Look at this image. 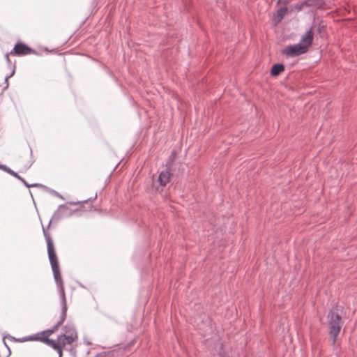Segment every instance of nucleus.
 Here are the masks:
<instances>
[{
    "instance_id": "16",
    "label": "nucleus",
    "mask_w": 357,
    "mask_h": 357,
    "mask_svg": "<svg viewBox=\"0 0 357 357\" xmlns=\"http://www.w3.org/2000/svg\"><path fill=\"white\" fill-rule=\"evenodd\" d=\"M18 180H20L26 187L27 188H31V187H43V185H41V184H39V183H33V184H29L26 183V181L22 178L20 176V178H19Z\"/></svg>"
},
{
    "instance_id": "4",
    "label": "nucleus",
    "mask_w": 357,
    "mask_h": 357,
    "mask_svg": "<svg viewBox=\"0 0 357 357\" xmlns=\"http://www.w3.org/2000/svg\"><path fill=\"white\" fill-rule=\"evenodd\" d=\"M307 52V51L305 47H303L301 44L297 43L287 46L282 50V54L286 55L287 57H294L303 54Z\"/></svg>"
},
{
    "instance_id": "20",
    "label": "nucleus",
    "mask_w": 357,
    "mask_h": 357,
    "mask_svg": "<svg viewBox=\"0 0 357 357\" xmlns=\"http://www.w3.org/2000/svg\"><path fill=\"white\" fill-rule=\"evenodd\" d=\"M290 1L291 0H278L277 4L282 3L284 6H287L290 2Z\"/></svg>"
},
{
    "instance_id": "8",
    "label": "nucleus",
    "mask_w": 357,
    "mask_h": 357,
    "mask_svg": "<svg viewBox=\"0 0 357 357\" xmlns=\"http://www.w3.org/2000/svg\"><path fill=\"white\" fill-rule=\"evenodd\" d=\"M43 340L44 341L45 344L51 347L54 350H55L58 353L59 357H62L63 348V346H61L59 343H57L55 340L50 339L48 337H45V339H43Z\"/></svg>"
},
{
    "instance_id": "26",
    "label": "nucleus",
    "mask_w": 357,
    "mask_h": 357,
    "mask_svg": "<svg viewBox=\"0 0 357 357\" xmlns=\"http://www.w3.org/2000/svg\"><path fill=\"white\" fill-rule=\"evenodd\" d=\"M6 59L7 61L9 63L10 62V59H9V54H6Z\"/></svg>"
},
{
    "instance_id": "5",
    "label": "nucleus",
    "mask_w": 357,
    "mask_h": 357,
    "mask_svg": "<svg viewBox=\"0 0 357 357\" xmlns=\"http://www.w3.org/2000/svg\"><path fill=\"white\" fill-rule=\"evenodd\" d=\"M33 51L26 44L22 43H17L15 44L14 48L10 54H15L18 56L30 54Z\"/></svg>"
},
{
    "instance_id": "11",
    "label": "nucleus",
    "mask_w": 357,
    "mask_h": 357,
    "mask_svg": "<svg viewBox=\"0 0 357 357\" xmlns=\"http://www.w3.org/2000/svg\"><path fill=\"white\" fill-rule=\"evenodd\" d=\"M170 172L169 169L162 171L158 176V181L162 186L166 185L170 178Z\"/></svg>"
},
{
    "instance_id": "14",
    "label": "nucleus",
    "mask_w": 357,
    "mask_h": 357,
    "mask_svg": "<svg viewBox=\"0 0 357 357\" xmlns=\"http://www.w3.org/2000/svg\"><path fill=\"white\" fill-rule=\"evenodd\" d=\"M310 0H307V1H304L303 2H300V3H296L295 6H294V8L296 10L298 11H300L303 9V8L304 6H310L312 5L311 3H310Z\"/></svg>"
},
{
    "instance_id": "6",
    "label": "nucleus",
    "mask_w": 357,
    "mask_h": 357,
    "mask_svg": "<svg viewBox=\"0 0 357 357\" xmlns=\"http://www.w3.org/2000/svg\"><path fill=\"white\" fill-rule=\"evenodd\" d=\"M66 314L61 312L59 320L50 329L43 331L41 332V335H44L45 337H48L53 333H54L59 328V327L64 322L66 319Z\"/></svg>"
},
{
    "instance_id": "15",
    "label": "nucleus",
    "mask_w": 357,
    "mask_h": 357,
    "mask_svg": "<svg viewBox=\"0 0 357 357\" xmlns=\"http://www.w3.org/2000/svg\"><path fill=\"white\" fill-rule=\"evenodd\" d=\"M43 339H45V336L44 337H40L39 334H34V335L28 336L29 341L39 340V341H40L42 342H44V341L43 340Z\"/></svg>"
},
{
    "instance_id": "19",
    "label": "nucleus",
    "mask_w": 357,
    "mask_h": 357,
    "mask_svg": "<svg viewBox=\"0 0 357 357\" xmlns=\"http://www.w3.org/2000/svg\"><path fill=\"white\" fill-rule=\"evenodd\" d=\"M109 354H110V352L103 351V352L97 354L94 357H107V356H109Z\"/></svg>"
},
{
    "instance_id": "30",
    "label": "nucleus",
    "mask_w": 357,
    "mask_h": 357,
    "mask_svg": "<svg viewBox=\"0 0 357 357\" xmlns=\"http://www.w3.org/2000/svg\"><path fill=\"white\" fill-rule=\"evenodd\" d=\"M3 342H4V344L8 347V345L6 344V342H5V341L3 340Z\"/></svg>"
},
{
    "instance_id": "18",
    "label": "nucleus",
    "mask_w": 357,
    "mask_h": 357,
    "mask_svg": "<svg viewBox=\"0 0 357 357\" xmlns=\"http://www.w3.org/2000/svg\"><path fill=\"white\" fill-rule=\"evenodd\" d=\"M8 337L14 340L15 342H26V341H29L28 340V336L26 337H24L22 338H15L14 337H12L10 335H8Z\"/></svg>"
},
{
    "instance_id": "3",
    "label": "nucleus",
    "mask_w": 357,
    "mask_h": 357,
    "mask_svg": "<svg viewBox=\"0 0 357 357\" xmlns=\"http://www.w3.org/2000/svg\"><path fill=\"white\" fill-rule=\"evenodd\" d=\"M74 213V211L65 204L59 206L58 209L54 213L52 219L50 220L47 228L50 227L52 220H59L61 218H69Z\"/></svg>"
},
{
    "instance_id": "17",
    "label": "nucleus",
    "mask_w": 357,
    "mask_h": 357,
    "mask_svg": "<svg viewBox=\"0 0 357 357\" xmlns=\"http://www.w3.org/2000/svg\"><path fill=\"white\" fill-rule=\"evenodd\" d=\"M3 171L8 173L9 174L13 176L16 178L19 179L20 178V176L17 174V173L15 172L13 170H12L10 168L6 166V167L3 168Z\"/></svg>"
},
{
    "instance_id": "27",
    "label": "nucleus",
    "mask_w": 357,
    "mask_h": 357,
    "mask_svg": "<svg viewBox=\"0 0 357 357\" xmlns=\"http://www.w3.org/2000/svg\"><path fill=\"white\" fill-rule=\"evenodd\" d=\"M6 165H1V164H0V169L3 170V168H4V167H6Z\"/></svg>"
},
{
    "instance_id": "23",
    "label": "nucleus",
    "mask_w": 357,
    "mask_h": 357,
    "mask_svg": "<svg viewBox=\"0 0 357 357\" xmlns=\"http://www.w3.org/2000/svg\"><path fill=\"white\" fill-rule=\"evenodd\" d=\"M87 202L86 200H84V201H83L82 202ZM80 202H70V204L71 205H75V204H79V203H80Z\"/></svg>"
},
{
    "instance_id": "10",
    "label": "nucleus",
    "mask_w": 357,
    "mask_h": 357,
    "mask_svg": "<svg viewBox=\"0 0 357 357\" xmlns=\"http://www.w3.org/2000/svg\"><path fill=\"white\" fill-rule=\"evenodd\" d=\"M77 340V337H74L68 335H59L56 342L65 347L68 344H72Z\"/></svg>"
},
{
    "instance_id": "9",
    "label": "nucleus",
    "mask_w": 357,
    "mask_h": 357,
    "mask_svg": "<svg viewBox=\"0 0 357 357\" xmlns=\"http://www.w3.org/2000/svg\"><path fill=\"white\" fill-rule=\"evenodd\" d=\"M63 333L60 335H68L70 336L77 337L78 335L75 325L71 322H68L63 328Z\"/></svg>"
},
{
    "instance_id": "12",
    "label": "nucleus",
    "mask_w": 357,
    "mask_h": 357,
    "mask_svg": "<svg viewBox=\"0 0 357 357\" xmlns=\"http://www.w3.org/2000/svg\"><path fill=\"white\" fill-rule=\"evenodd\" d=\"M288 11V8L286 6L281 7L276 12V14L274 16V19L277 22H280L284 17V16L287 14Z\"/></svg>"
},
{
    "instance_id": "13",
    "label": "nucleus",
    "mask_w": 357,
    "mask_h": 357,
    "mask_svg": "<svg viewBox=\"0 0 357 357\" xmlns=\"http://www.w3.org/2000/svg\"><path fill=\"white\" fill-rule=\"evenodd\" d=\"M284 70V66L282 63H275L272 66L271 74L273 76H278Z\"/></svg>"
},
{
    "instance_id": "24",
    "label": "nucleus",
    "mask_w": 357,
    "mask_h": 357,
    "mask_svg": "<svg viewBox=\"0 0 357 357\" xmlns=\"http://www.w3.org/2000/svg\"><path fill=\"white\" fill-rule=\"evenodd\" d=\"M174 152L173 151L169 159L172 161L174 160Z\"/></svg>"
},
{
    "instance_id": "22",
    "label": "nucleus",
    "mask_w": 357,
    "mask_h": 357,
    "mask_svg": "<svg viewBox=\"0 0 357 357\" xmlns=\"http://www.w3.org/2000/svg\"><path fill=\"white\" fill-rule=\"evenodd\" d=\"M69 351V352L74 356V357H76V350L75 348L73 347H71L70 349H68Z\"/></svg>"
},
{
    "instance_id": "29",
    "label": "nucleus",
    "mask_w": 357,
    "mask_h": 357,
    "mask_svg": "<svg viewBox=\"0 0 357 357\" xmlns=\"http://www.w3.org/2000/svg\"><path fill=\"white\" fill-rule=\"evenodd\" d=\"M30 154H32V149L30 148Z\"/></svg>"
},
{
    "instance_id": "1",
    "label": "nucleus",
    "mask_w": 357,
    "mask_h": 357,
    "mask_svg": "<svg viewBox=\"0 0 357 357\" xmlns=\"http://www.w3.org/2000/svg\"><path fill=\"white\" fill-rule=\"evenodd\" d=\"M43 231L47 242V255L52 269L54 278L58 287L59 293L61 297V312L63 314H67V304L63 280L60 276L59 263L57 256L55 252L53 241L52 238L47 233L46 229L43 227Z\"/></svg>"
},
{
    "instance_id": "21",
    "label": "nucleus",
    "mask_w": 357,
    "mask_h": 357,
    "mask_svg": "<svg viewBox=\"0 0 357 357\" xmlns=\"http://www.w3.org/2000/svg\"><path fill=\"white\" fill-rule=\"evenodd\" d=\"M13 74H14V70H13V72L11 73V74H10V75L6 76V77H5V82L6 83V88H8V79L10 77H12V76L13 75Z\"/></svg>"
},
{
    "instance_id": "25",
    "label": "nucleus",
    "mask_w": 357,
    "mask_h": 357,
    "mask_svg": "<svg viewBox=\"0 0 357 357\" xmlns=\"http://www.w3.org/2000/svg\"><path fill=\"white\" fill-rule=\"evenodd\" d=\"M54 193H55V195H56L57 197H60V198L63 199V196H62V195H59V194L58 192H54Z\"/></svg>"
},
{
    "instance_id": "2",
    "label": "nucleus",
    "mask_w": 357,
    "mask_h": 357,
    "mask_svg": "<svg viewBox=\"0 0 357 357\" xmlns=\"http://www.w3.org/2000/svg\"><path fill=\"white\" fill-rule=\"evenodd\" d=\"M340 311H342L340 307L337 305H335L327 314L328 334L333 345H335L336 343L339 333L344 324V320Z\"/></svg>"
},
{
    "instance_id": "28",
    "label": "nucleus",
    "mask_w": 357,
    "mask_h": 357,
    "mask_svg": "<svg viewBox=\"0 0 357 357\" xmlns=\"http://www.w3.org/2000/svg\"><path fill=\"white\" fill-rule=\"evenodd\" d=\"M85 343L87 344V345H89L91 344V342H88V341H86Z\"/></svg>"
},
{
    "instance_id": "7",
    "label": "nucleus",
    "mask_w": 357,
    "mask_h": 357,
    "mask_svg": "<svg viewBox=\"0 0 357 357\" xmlns=\"http://www.w3.org/2000/svg\"><path fill=\"white\" fill-rule=\"evenodd\" d=\"M313 38V33L312 30L310 29L302 35L298 44H301L303 47H305L306 48V50L307 51L309 47H310L312 43Z\"/></svg>"
}]
</instances>
